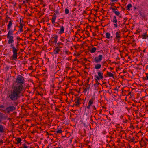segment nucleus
I'll return each mask as SVG.
<instances>
[{"mask_svg":"<svg viewBox=\"0 0 148 148\" xmlns=\"http://www.w3.org/2000/svg\"><path fill=\"white\" fill-rule=\"evenodd\" d=\"M94 103V99L93 98L91 99L89 101L88 104L90 105H92V104Z\"/></svg>","mask_w":148,"mask_h":148,"instance_id":"dca6fc26","label":"nucleus"},{"mask_svg":"<svg viewBox=\"0 0 148 148\" xmlns=\"http://www.w3.org/2000/svg\"><path fill=\"white\" fill-rule=\"evenodd\" d=\"M96 49H97L96 48L94 47H93L90 50V52L91 53H93L96 51Z\"/></svg>","mask_w":148,"mask_h":148,"instance_id":"a211bd4d","label":"nucleus"},{"mask_svg":"<svg viewBox=\"0 0 148 148\" xmlns=\"http://www.w3.org/2000/svg\"><path fill=\"white\" fill-rule=\"evenodd\" d=\"M111 34L110 33L107 32L106 33V38L108 39H110V38ZM111 38H112V36H111Z\"/></svg>","mask_w":148,"mask_h":148,"instance_id":"6ab92c4d","label":"nucleus"},{"mask_svg":"<svg viewBox=\"0 0 148 148\" xmlns=\"http://www.w3.org/2000/svg\"><path fill=\"white\" fill-rule=\"evenodd\" d=\"M3 140H0V143L1 144L2 143H3Z\"/></svg>","mask_w":148,"mask_h":148,"instance_id":"a19ab883","label":"nucleus"},{"mask_svg":"<svg viewBox=\"0 0 148 148\" xmlns=\"http://www.w3.org/2000/svg\"><path fill=\"white\" fill-rule=\"evenodd\" d=\"M98 76L99 77V78H101V79L103 78V73H101L100 72H98Z\"/></svg>","mask_w":148,"mask_h":148,"instance_id":"f3484780","label":"nucleus"},{"mask_svg":"<svg viewBox=\"0 0 148 148\" xmlns=\"http://www.w3.org/2000/svg\"><path fill=\"white\" fill-rule=\"evenodd\" d=\"M115 38L116 39L118 40H119L121 38V32L120 31L116 32L115 33Z\"/></svg>","mask_w":148,"mask_h":148,"instance_id":"0eeeda50","label":"nucleus"},{"mask_svg":"<svg viewBox=\"0 0 148 148\" xmlns=\"http://www.w3.org/2000/svg\"><path fill=\"white\" fill-rule=\"evenodd\" d=\"M57 44L58 47L61 46H62L63 45V44L62 43L60 42L57 43Z\"/></svg>","mask_w":148,"mask_h":148,"instance_id":"bb28decb","label":"nucleus"},{"mask_svg":"<svg viewBox=\"0 0 148 148\" xmlns=\"http://www.w3.org/2000/svg\"><path fill=\"white\" fill-rule=\"evenodd\" d=\"M114 13L117 16L119 15L120 14V12L119 11H114Z\"/></svg>","mask_w":148,"mask_h":148,"instance_id":"a878e982","label":"nucleus"},{"mask_svg":"<svg viewBox=\"0 0 148 148\" xmlns=\"http://www.w3.org/2000/svg\"><path fill=\"white\" fill-rule=\"evenodd\" d=\"M95 77L96 78V80H100V79H101V78H99V77L98 76H97V75H96L95 76Z\"/></svg>","mask_w":148,"mask_h":148,"instance_id":"7c9ffc66","label":"nucleus"},{"mask_svg":"<svg viewBox=\"0 0 148 148\" xmlns=\"http://www.w3.org/2000/svg\"><path fill=\"white\" fill-rule=\"evenodd\" d=\"M19 42H18V41H17L16 46V47H15L16 48H18V47L19 45Z\"/></svg>","mask_w":148,"mask_h":148,"instance_id":"72a5a7b5","label":"nucleus"},{"mask_svg":"<svg viewBox=\"0 0 148 148\" xmlns=\"http://www.w3.org/2000/svg\"><path fill=\"white\" fill-rule=\"evenodd\" d=\"M4 108V106L3 105H1L0 106V109L3 108Z\"/></svg>","mask_w":148,"mask_h":148,"instance_id":"c9c22d12","label":"nucleus"},{"mask_svg":"<svg viewBox=\"0 0 148 148\" xmlns=\"http://www.w3.org/2000/svg\"><path fill=\"white\" fill-rule=\"evenodd\" d=\"M110 115H112V113H111V114H110Z\"/></svg>","mask_w":148,"mask_h":148,"instance_id":"8fccbe9b","label":"nucleus"},{"mask_svg":"<svg viewBox=\"0 0 148 148\" xmlns=\"http://www.w3.org/2000/svg\"><path fill=\"white\" fill-rule=\"evenodd\" d=\"M17 142V144L20 143L21 141V139L20 138H18L16 139V140Z\"/></svg>","mask_w":148,"mask_h":148,"instance_id":"5701e85b","label":"nucleus"},{"mask_svg":"<svg viewBox=\"0 0 148 148\" xmlns=\"http://www.w3.org/2000/svg\"><path fill=\"white\" fill-rule=\"evenodd\" d=\"M92 108L94 112H95L96 110V108L95 107V106H92Z\"/></svg>","mask_w":148,"mask_h":148,"instance_id":"473e14b6","label":"nucleus"},{"mask_svg":"<svg viewBox=\"0 0 148 148\" xmlns=\"http://www.w3.org/2000/svg\"><path fill=\"white\" fill-rule=\"evenodd\" d=\"M16 39L17 40V41H18V42H19V41L22 40V39L20 38L18 36L16 37Z\"/></svg>","mask_w":148,"mask_h":148,"instance_id":"cd10ccee","label":"nucleus"},{"mask_svg":"<svg viewBox=\"0 0 148 148\" xmlns=\"http://www.w3.org/2000/svg\"><path fill=\"white\" fill-rule=\"evenodd\" d=\"M12 25V21H9V23L7 25V30H9L11 28Z\"/></svg>","mask_w":148,"mask_h":148,"instance_id":"ddd939ff","label":"nucleus"},{"mask_svg":"<svg viewBox=\"0 0 148 148\" xmlns=\"http://www.w3.org/2000/svg\"><path fill=\"white\" fill-rule=\"evenodd\" d=\"M65 14H67L69 13V10L68 9L66 8L65 9Z\"/></svg>","mask_w":148,"mask_h":148,"instance_id":"b1692460","label":"nucleus"},{"mask_svg":"<svg viewBox=\"0 0 148 148\" xmlns=\"http://www.w3.org/2000/svg\"><path fill=\"white\" fill-rule=\"evenodd\" d=\"M106 68H104V69L102 71V72H103L104 71L106 70Z\"/></svg>","mask_w":148,"mask_h":148,"instance_id":"79ce46f5","label":"nucleus"},{"mask_svg":"<svg viewBox=\"0 0 148 148\" xmlns=\"http://www.w3.org/2000/svg\"><path fill=\"white\" fill-rule=\"evenodd\" d=\"M56 15H53L52 18V22L53 24L55 22L56 20Z\"/></svg>","mask_w":148,"mask_h":148,"instance_id":"2eb2a0df","label":"nucleus"},{"mask_svg":"<svg viewBox=\"0 0 148 148\" xmlns=\"http://www.w3.org/2000/svg\"><path fill=\"white\" fill-rule=\"evenodd\" d=\"M143 51V52H144L145 51V50H144Z\"/></svg>","mask_w":148,"mask_h":148,"instance_id":"de8ad7c7","label":"nucleus"},{"mask_svg":"<svg viewBox=\"0 0 148 148\" xmlns=\"http://www.w3.org/2000/svg\"><path fill=\"white\" fill-rule=\"evenodd\" d=\"M62 47L59 46L57 47L54 50L53 53L55 54H58L60 51V48H62Z\"/></svg>","mask_w":148,"mask_h":148,"instance_id":"6e6552de","label":"nucleus"},{"mask_svg":"<svg viewBox=\"0 0 148 148\" xmlns=\"http://www.w3.org/2000/svg\"><path fill=\"white\" fill-rule=\"evenodd\" d=\"M7 42L8 44H10V49H11L12 52V55L10 57V59L12 60L16 61L17 58L19 54V53H18L19 51V48H16L14 46V39L8 40Z\"/></svg>","mask_w":148,"mask_h":148,"instance_id":"f03ea898","label":"nucleus"},{"mask_svg":"<svg viewBox=\"0 0 148 148\" xmlns=\"http://www.w3.org/2000/svg\"><path fill=\"white\" fill-rule=\"evenodd\" d=\"M64 27L63 26H60V29L59 31V33L60 34H62L64 32Z\"/></svg>","mask_w":148,"mask_h":148,"instance_id":"9b49d317","label":"nucleus"},{"mask_svg":"<svg viewBox=\"0 0 148 148\" xmlns=\"http://www.w3.org/2000/svg\"><path fill=\"white\" fill-rule=\"evenodd\" d=\"M56 148H63V147H56Z\"/></svg>","mask_w":148,"mask_h":148,"instance_id":"a18cd8bd","label":"nucleus"},{"mask_svg":"<svg viewBox=\"0 0 148 148\" xmlns=\"http://www.w3.org/2000/svg\"><path fill=\"white\" fill-rule=\"evenodd\" d=\"M107 60L109 61L110 62H111V61L110 60Z\"/></svg>","mask_w":148,"mask_h":148,"instance_id":"49530a36","label":"nucleus"},{"mask_svg":"<svg viewBox=\"0 0 148 148\" xmlns=\"http://www.w3.org/2000/svg\"><path fill=\"white\" fill-rule=\"evenodd\" d=\"M19 31L21 32H22L23 31V28H19Z\"/></svg>","mask_w":148,"mask_h":148,"instance_id":"58836bf2","label":"nucleus"},{"mask_svg":"<svg viewBox=\"0 0 148 148\" xmlns=\"http://www.w3.org/2000/svg\"><path fill=\"white\" fill-rule=\"evenodd\" d=\"M9 31L7 34V38L8 40L14 39V37L13 36V32L15 30L14 29L13 30L11 29H9Z\"/></svg>","mask_w":148,"mask_h":148,"instance_id":"7ed1b4c3","label":"nucleus"},{"mask_svg":"<svg viewBox=\"0 0 148 148\" xmlns=\"http://www.w3.org/2000/svg\"><path fill=\"white\" fill-rule=\"evenodd\" d=\"M18 27L19 28H23V24L21 21L20 22V25Z\"/></svg>","mask_w":148,"mask_h":148,"instance_id":"2f4dec72","label":"nucleus"},{"mask_svg":"<svg viewBox=\"0 0 148 148\" xmlns=\"http://www.w3.org/2000/svg\"><path fill=\"white\" fill-rule=\"evenodd\" d=\"M120 17L121 18V16H120Z\"/></svg>","mask_w":148,"mask_h":148,"instance_id":"3c124183","label":"nucleus"},{"mask_svg":"<svg viewBox=\"0 0 148 148\" xmlns=\"http://www.w3.org/2000/svg\"><path fill=\"white\" fill-rule=\"evenodd\" d=\"M75 103H76V105L77 106L78 105L80 104V103L79 102V101H78V100H76Z\"/></svg>","mask_w":148,"mask_h":148,"instance_id":"c85d7f7f","label":"nucleus"},{"mask_svg":"<svg viewBox=\"0 0 148 148\" xmlns=\"http://www.w3.org/2000/svg\"><path fill=\"white\" fill-rule=\"evenodd\" d=\"M51 39V40L54 39L53 41L52 42H53L55 43V44L57 43L58 40V36H56L55 37H52Z\"/></svg>","mask_w":148,"mask_h":148,"instance_id":"f8f14e48","label":"nucleus"},{"mask_svg":"<svg viewBox=\"0 0 148 148\" xmlns=\"http://www.w3.org/2000/svg\"><path fill=\"white\" fill-rule=\"evenodd\" d=\"M112 22L113 23H114V27L116 28L118 27V25L117 23V20L116 18V16H114L112 20Z\"/></svg>","mask_w":148,"mask_h":148,"instance_id":"1a4fd4ad","label":"nucleus"},{"mask_svg":"<svg viewBox=\"0 0 148 148\" xmlns=\"http://www.w3.org/2000/svg\"><path fill=\"white\" fill-rule=\"evenodd\" d=\"M132 7V5L131 4H128L127 7V10H128V11H129L130 10V8Z\"/></svg>","mask_w":148,"mask_h":148,"instance_id":"4be33fe9","label":"nucleus"},{"mask_svg":"<svg viewBox=\"0 0 148 148\" xmlns=\"http://www.w3.org/2000/svg\"><path fill=\"white\" fill-rule=\"evenodd\" d=\"M118 0H111V2H114Z\"/></svg>","mask_w":148,"mask_h":148,"instance_id":"ea45409f","label":"nucleus"},{"mask_svg":"<svg viewBox=\"0 0 148 148\" xmlns=\"http://www.w3.org/2000/svg\"><path fill=\"white\" fill-rule=\"evenodd\" d=\"M5 131V127L3 125H0V133H3Z\"/></svg>","mask_w":148,"mask_h":148,"instance_id":"9d476101","label":"nucleus"},{"mask_svg":"<svg viewBox=\"0 0 148 148\" xmlns=\"http://www.w3.org/2000/svg\"><path fill=\"white\" fill-rule=\"evenodd\" d=\"M89 88H86L84 89V91L85 92H86L88 90H89Z\"/></svg>","mask_w":148,"mask_h":148,"instance_id":"e433bc0d","label":"nucleus"},{"mask_svg":"<svg viewBox=\"0 0 148 148\" xmlns=\"http://www.w3.org/2000/svg\"><path fill=\"white\" fill-rule=\"evenodd\" d=\"M91 105H90L89 104L86 107V108L88 109H89L90 108Z\"/></svg>","mask_w":148,"mask_h":148,"instance_id":"f704fd0d","label":"nucleus"},{"mask_svg":"<svg viewBox=\"0 0 148 148\" xmlns=\"http://www.w3.org/2000/svg\"><path fill=\"white\" fill-rule=\"evenodd\" d=\"M23 148H28V147H27V146L26 145H24V146Z\"/></svg>","mask_w":148,"mask_h":148,"instance_id":"37998d69","label":"nucleus"},{"mask_svg":"<svg viewBox=\"0 0 148 148\" xmlns=\"http://www.w3.org/2000/svg\"><path fill=\"white\" fill-rule=\"evenodd\" d=\"M7 118V116L4 114L0 112V124H5V123L2 122L3 120H5Z\"/></svg>","mask_w":148,"mask_h":148,"instance_id":"20e7f679","label":"nucleus"},{"mask_svg":"<svg viewBox=\"0 0 148 148\" xmlns=\"http://www.w3.org/2000/svg\"><path fill=\"white\" fill-rule=\"evenodd\" d=\"M23 3H25V2L24 1H23Z\"/></svg>","mask_w":148,"mask_h":148,"instance_id":"603ef678","label":"nucleus"},{"mask_svg":"<svg viewBox=\"0 0 148 148\" xmlns=\"http://www.w3.org/2000/svg\"><path fill=\"white\" fill-rule=\"evenodd\" d=\"M103 56L102 55L100 54L98 57H95L94 60L96 63H97L100 62L102 60Z\"/></svg>","mask_w":148,"mask_h":148,"instance_id":"423d86ee","label":"nucleus"},{"mask_svg":"<svg viewBox=\"0 0 148 148\" xmlns=\"http://www.w3.org/2000/svg\"><path fill=\"white\" fill-rule=\"evenodd\" d=\"M76 100L79 101V100H81V99L79 97H78L77 98Z\"/></svg>","mask_w":148,"mask_h":148,"instance_id":"4c0bfd02","label":"nucleus"},{"mask_svg":"<svg viewBox=\"0 0 148 148\" xmlns=\"http://www.w3.org/2000/svg\"><path fill=\"white\" fill-rule=\"evenodd\" d=\"M107 74L108 76L110 77H113V74L111 72H107Z\"/></svg>","mask_w":148,"mask_h":148,"instance_id":"aec40b11","label":"nucleus"},{"mask_svg":"<svg viewBox=\"0 0 148 148\" xmlns=\"http://www.w3.org/2000/svg\"><path fill=\"white\" fill-rule=\"evenodd\" d=\"M16 108L14 106H10L7 107L5 109V111L8 113H10L11 112H13L16 109Z\"/></svg>","mask_w":148,"mask_h":148,"instance_id":"39448f33","label":"nucleus"},{"mask_svg":"<svg viewBox=\"0 0 148 148\" xmlns=\"http://www.w3.org/2000/svg\"><path fill=\"white\" fill-rule=\"evenodd\" d=\"M142 38L144 39H146L147 37V35L146 33H144L142 34Z\"/></svg>","mask_w":148,"mask_h":148,"instance_id":"412c9836","label":"nucleus"},{"mask_svg":"<svg viewBox=\"0 0 148 148\" xmlns=\"http://www.w3.org/2000/svg\"><path fill=\"white\" fill-rule=\"evenodd\" d=\"M25 81L23 76L21 75L18 76L13 83L10 93L8 95L7 97L9 99L14 101L20 97L24 89L23 84Z\"/></svg>","mask_w":148,"mask_h":148,"instance_id":"f257e3e1","label":"nucleus"},{"mask_svg":"<svg viewBox=\"0 0 148 148\" xmlns=\"http://www.w3.org/2000/svg\"><path fill=\"white\" fill-rule=\"evenodd\" d=\"M101 66V65L100 64H98L95 65L94 68L95 69H100Z\"/></svg>","mask_w":148,"mask_h":148,"instance_id":"4468645a","label":"nucleus"},{"mask_svg":"<svg viewBox=\"0 0 148 148\" xmlns=\"http://www.w3.org/2000/svg\"><path fill=\"white\" fill-rule=\"evenodd\" d=\"M62 131L61 130H58L56 131V133L61 134L62 133Z\"/></svg>","mask_w":148,"mask_h":148,"instance_id":"393cba45","label":"nucleus"},{"mask_svg":"<svg viewBox=\"0 0 148 148\" xmlns=\"http://www.w3.org/2000/svg\"><path fill=\"white\" fill-rule=\"evenodd\" d=\"M146 79L148 80V75L146 76Z\"/></svg>","mask_w":148,"mask_h":148,"instance_id":"c03bdc74","label":"nucleus"},{"mask_svg":"<svg viewBox=\"0 0 148 148\" xmlns=\"http://www.w3.org/2000/svg\"><path fill=\"white\" fill-rule=\"evenodd\" d=\"M111 9L112 10V12L114 13V11H116V9L114 8L111 7Z\"/></svg>","mask_w":148,"mask_h":148,"instance_id":"c756f323","label":"nucleus"},{"mask_svg":"<svg viewBox=\"0 0 148 148\" xmlns=\"http://www.w3.org/2000/svg\"><path fill=\"white\" fill-rule=\"evenodd\" d=\"M110 115H112V113H111V114H110Z\"/></svg>","mask_w":148,"mask_h":148,"instance_id":"09e8293b","label":"nucleus"}]
</instances>
